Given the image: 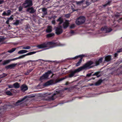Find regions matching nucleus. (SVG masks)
Instances as JSON below:
<instances>
[{
  "instance_id": "30",
  "label": "nucleus",
  "mask_w": 122,
  "mask_h": 122,
  "mask_svg": "<svg viewBox=\"0 0 122 122\" xmlns=\"http://www.w3.org/2000/svg\"><path fill=\"white\" fill-rule=\"evenodd\" d=\"M16 49V48H13L11 50L8 51V52L10 53H12Z\"/></svg>"
},
{
  "instance_id": "56",
  "label": "nucleus",
  "mask_w": 122,
  "mask_h": 122,
  "mask_svg": "<svg viewBox=\"0 0 122 122\" xmlns=\"http://www.w3.org/2000/svg\"><path fill=\"white\" fill-rule=\"evenodd\" d=\"M65 79V78H62L60 80V81H61L63 80H64V79Z\"/></svg>"
},
{
  "instance_id": "10",
  "label": "nucleus",
  "mask_w": 122,
  "mask_h": 122,
  "mask_svg": "<svg viewBox=\"0 0 122 122\" xmlns=\"http://www.w3.org/2000/svg\"><path fill=\"white\" fill-rule=\"evenodd\" d=\"M54 83L53 80H50L46 83H45L43 85L44 86H47L49 85H52Z\"/></svg>"
},
{
  "instance_id": "51",
  "label": "nucleus",
  "mask_w": 122,
  "mask_h": 122,
  "mask_svg": "<svg viewBox=\"0 0 122 122\" xmlns=\"http://www.w3.org/2000/svg\"><path fill=\"white\" fill-rule=\"evenodd\" d=\"M3 77L2 74L0 75V79L1 78Z\"/></svg>"
},
{
  "instance_id": "7",
  "label": "nucleus",
  "mask_w": 122,
  "mask_h": 122,
  "mask_svg": "<svg viewBox=\"0 0 122 122\" xmlns=\"http://www.w3.org/2000/svg\"><path fill=\"white\" fill-rule=\"evenodd\" d=\"M54 28L55 29V33L59 35L62 33L63 30L61 26H59L57 27L55 26Z\"/></svg>"
},
{
  "instance_id": "33",
  "label": "nucleus",
  "mask_w": 122,
  "mask_h": 122,
  "mask_svg": "<svg viewBox=\"0 0 122 122\" xmlns=\"http://www.w3.org/2000/svg\"><path fill=\"white\" fill-rule=\"evenodd\" d=\"M102 82L101 80H100L96 82L95 84V85L96 86H97L100 85Z\"/></svg>"
},
{
  "instance_id": "55",
  "label": "nucleus",
  "mask_w": 122,
  "mask_h": 122,
  "mask_svg": "<svg viewBox=\"0 0 122 122\" xmlns=\"http://www.w3.org/2000/svg\"><path fill=\"white\" fill-rule=\"evenodd\" d=\"M33 70V69H30V70H29V72H30L31 71H32V70Z\"/></svg>"
},
{
  "instance_id": "2",
  "label": "nucleus",
  "mask_w": 122,
  "mask_h": 122,
  "mask_svg": "<svg viewBox=\"0 0 122 122\" xmlns=\"http://www.w3.org/2000/svg\"><path fill=\"white\" fill-rule=\"evenodd\" d=\"M102 58H101L98 61H90L86 63L82 66L78 68L75 69L74 71L75 73L79 72L83 70H86L92 67L95 66L99 65L100 63L102 62Z\"/></svg>"
},
{
  "instance_id": "63",
  "label": "nucleus",
  "mask_w": 122,
  "mask_h": 122,
  "mask_svg": "<svg viewBox=\"0 0 122 122\" xmlns=\"http://www.w3.org/2000/svg\"><path fill=\"white\" fill-rule=\"evenodd\" d=\"M99 77V76H97V77Z\"/></svg>"
},
{
  "instance_id": "48",
  "label": "nucleus",
  "mask_w": 122,
  "mask_h": 122,
  "mask_svg": "<svg viewBox=\"0 0 122 122\" xmlns=\"http://www.w3.org/2000/svg\"><path fill=\"white\" fill-rule=\"evenodd\" d=\"M4 2L3 0H0V4L3 3Z\"/></svg>"
},
{
  "instance_id": "44",
  "label": "nucleus",
  "mask_w": 122,
  "mask_h": 122,
  "mask_svg": "<svg viewBox=\"0 0 122 122\" xmlns=\"http://www.w3.org/2000/svg\"><path fill=\"white\" fill-rule=\"evenodd\" d=\"M52 24L55 25V20H52Z\"/></svg>"
},
{
  "instance_id": "58",
  "label": "nucleus",
  "mask_w": 122,
  "mask_h": 122,
  "mask_svg": "<svg viewBox=\"0 0 122 122\" xmlns=\"http://www.w3.org/2000/svg\"><path fill=\"white\" fill-rule=\"evenodd\" d=\"M98 72H96L95 73V75H98Z\"/></svg>"
},
{
  "instance_id": "52",
  "label": "nucleus",
  "mask_w": 122,
  "mask_h": 122,
  "mask_svg": "<svg viewBox=\"0 0 122 122\" xmlns=\"http://www.w3.org/2000/svg\"><path fill=\"white\" fill-rule=\"evenodd\" d=\"M91 75V74H87V76H89Z\"/></svg>"
},
{
  "instance_id": "41",
  "label": "nucleus",
  "mask_w": 122,
  "mask_h": 122,
  "mask_svg": "<svg viewBox=\"0 0 122 122\" xmlns=\"http://www.w3.org/2000/svg\"><path fill=\"white\" fill-rule=\"evenodd\" d=\"M8 86L9 88H13L14 87V86L13 85H8Z\"/></svg>"
},
{
  "instance_id": "27",
  "label": "nucleus",
  "mask_w": 122,
  "mask_h": 122,
  "mask_svg": "<svg viewBox=\"0 0 122 122\" xmlns=\"http://www.w3.org/2000/svg\"><path fill=\"white\" fill-rule=\"evenodd\" d=\"M75 73L74 71H72L71 74L69 75V77H73L74 75V74Z\"/></svg>"
},
{
  "instance_id": "32",
  "label": "nucleus",
  "mask_w": 122,
  "mask_h": 122,
  "mask_svg": "<svg viewBox=\"0 0 122 122\" xmlns=\"http://www.w3.org/2000/svg\"><path fill=\"white\" fill-rule=\"evenodd\" d=\"M31 48L30 46H24L22 48L23 49L28 50L29 49Z\"/></svg>"
},
{
  "instance_id": "9",
  "label": "nucleus",
  "mask_w": 122,
  "mask_h": 122,
  "mask_svg": "<svg viewBox=\"0 0 122 122\" xmlns=\"http://www.w3.org/2000/svg\"><path fill=\"white\" fill-rule=\"evenodd\" d=\"M87 56V54H82L76 56L74 57L71 58H70L71 59L75 60L78 58L79 57H80L82 59V58L84 57Z\"/></svg>"
},
{
  "instance_id": "34",
  "label": "nucleus",
  "mask_w": 122,
  "mask_h": 122,
  "mask_svg": "<svg viewBox=\"0 0 122 122\" xmlns=\"http://www.w3.org/2000/svg\"><path fill=\"white\" fill-rule=\"evenodd\" d=\"M70 33L71 35V36L75 34V32H74L72 30H71L70 32Z\"/></svg>"
},
{
  "instance_id": "29",
  "label": "nucleus",
  "mask_w": 122,
  "mask_h": 122,
  "mask_svg": "<svg viewBox=\"0 0 122 122\" xmlns=\"http://www.w3.org/2000/svg\"><path fill=\"white\" fill-rule=\"evenodd\" d=\"M16 49V48H13L11 50L8 51V52L10 53H12Z\"/></svg>"
},
{
  "instance_id": "60",
  "label": "nucleus",
  "mask_w": 122,
  "mask_h": 122,
  "mask_svg": "<svg viewBox=\"0 0 122 122\" xmlns=\"http://www.w3.org/2000/svg\"><path fill=\"white\" fill-rule=\"evenodd\" d=\"M1 39L0 38V42L1 41Z\"/></svg>"
},
{
  "instance_id": "5",
  "label": "nucleus",
  "mask_w": 122,
  "mask_h": 122,
  "mask_svg": "<svg viewBox=\"0 0 122 122\" xmlns=\"http://www.w3.org/2000/svg\"><path fill=\"white\" fill-rule=\"evenodd\" d=\"M36 53L34 52H32L28 53L26 54L22 55L21 56H20L18 57H16L12 59H11V61H14L18 59H20L24 58L25 56H26L34 54Z\"/></svg>"
},
{
  "instance_id": "36",
  "label": "nucleus",
  "mask_w": 122,
  "mask_h": 122,
  "mask_svg": "<svg viewBox=\"0 0 122 122\" xmlns=\"http://www.w3.org/2000/svg\"><path fill=\"white\" fill-rule=\"evenodd\" d=\"M7 15H9L11 14V11L9 10H7Z\"/></svg>"
},
{
  "instance_id": "47",
  "label": "nucleus",
  "mask_w": 122,
  "mask_h": 122,
  "mask_svg": "<svg viewBox=\"0 0 122 122\" xmlns=\"http://www.w3.org/2000/svg\"><path fill=\"white\" fill-rule=\"evenodd\" d=\"M122 52V48H121L119 50H118L117 51V52L118 53H119L120 52Z\"/></svg>"
},
{
  "instance_id": "49",
  "label": "nucleus",
  "mask_w": 122,
  "mask_h": 122,
  "mask_svg": "<svg viewBox=\"0 0 122 122\" xmlns=\"http://www.w3.org/2000/svg\"><path fill=\"white\" fill-rule=\"evenodd\" d=\"M2 75L3 77L6 76L7 75V74L5 73H3V74H2Z\"/></svg>"
},
{
  "instance_id": "40",
  "label": "nucleus",
  "mask_w": 122,
  "mask_h": 122,
  "mask_svg": "<svg viewBox=\"0 0 122 122\" xmlns=\"http://www.w3.org/2000/svg\"><path fill=\"white\" fill-rule=\"evenodd\" d=\"M110 3V1H108L106 4L104 5H103V6L104 7H105L107 5H109Z\"/></svg>"
},
{
  "instance_id": "15",
  "label": "nucleus",
  "mask_w": 122,
  "mask_h": 122,
  "mask_svg": "<svg viewBox=\"0 0 122 122\" xmlns=\"http://www.w3.org/2000/svg\"><path fill=\"white\" fill-rule=\"evenodd\" d=\"M52 27L51 26H49L47 27L46 30V31L47 33H49L51 32L52 31Z\"/></svg>"
},
{
  "instance_id": "62",
  "label": "nucleus",
  "mask_w": 122,
  "mask_h": 122,
  "mask_svg": "<svg viewBox=\"0 0 122 122\" xmlns=\"http://www.w3.org/2000/svg\"><path fill=\"white\" fill-rule=\"evenodd\" d=\"M120 19H122V18H121Z\"/></svg>"
},
{
  "instance_id": "16",
  "label": "nucleus",
  "mask_w": 122,
  "mask_h": 122,
  "mask_svg": "<svg viewBox=\"0 0 122 122\" xmlns=\"http://www.w3.org/2000/svg\"><path fill=\"white\" fill-rule=\"evenodd\" d=\"M21 90L23 91H25L27 90L28 88L27 86L25 85H22L21 87Z\"/></svg>"
},
{
  "instance_id": "31",
  "label": "nucleus",
  "mask_w": 122,
  "mask_h": 122,
  "mask_svg": "<svg viewBox=\"0 0 122 122\" xmlns=\"http://www.w3.org/2000/svg\"><path fill=\"white\" fill-rule=\"evenodd\" d=\"M42 11L44 12L43 14L45 15L47 14L46 9L45 8H43L42 9Z\"/></svg>"
},
{
  "instance_id": "6",
  "label": "nucleus",
  "mask_w": 122,
  "mask_h": 122,
  "mask_svg": "<svg viewBox=\"0 0 122 122\" xmlns=\"http://www.w3.org/2000/svg\"><path fill=\"white\" fill-rule=\"evenodd\" d=\"M32 5V2L31 0H26L25 3L23 4L22 6L24 8L30 6Z\"/></svg>"
},
{
  "instance_id": "3",
  "label": "nucleus",
  "mask_w": 122,
  "mask_h": 122,
  "mask_svg": "<svg viewBox=\"0 0 122 122\" xmlns=\"http://www.w3.org/2000/svg\"><path fill=\"white\" fill-rule=\"evenodd\" d=\"M64 45V44L60 43L59 42H55L54 41L46 42L42 44L37 46V47L39 49H41L44 48H47V49L53 48L57 46H61Z\"/></svg>"
},
{
  "instance_id": "11",
  "label": "nucleus",
  "mask_w": 122,
  "mask_h": 122,
  "mask_svg": "<svg viewBox=\"0 0 122 122\" xmlns=\"http://www.w3.org/2000/svg\"><path fill=\"white\" fill-rule=\"evenodd\" d=\"M17 65V63L11 64L6 66L5 68L7 69H11L15 67Z\"/></svg>"
},
{
  "instance_id": "46",
  "label": "nucleus",
  "mask_w": 122,
  "mask_h": 122,
  "mask_svg": "<svg viewBox=\"0 0 122 122\" xmlns=\"http://www.w3.org/2000/svg\"><path fill=\"white\" fill-rule=\"evenodd\" d=\"M51 71H48L46 73H47L48 74H50L51 73Z\"/></svg>"
},
{
  "instance_id": "50",
  "label": "nucleus",
  "mask_w": 122,
  "mask_h": 122,
  "mask_svg": "<svg viewBox=\"0 0 122 122\" xmlns=\"http://www.w3.org/2000/svg\"><path fill=\"white\" fill-rule=\"evenodd\" d=\"M117 56V53H115L114 54V57H116Z\"/></svg>"
},
{
  "instance_id": "1",
  "label": "nucleus",
  "mask_w": 122,
  "mask_h": 122,
  "mask_svg": "<svg viewBox=\"0 0 122 122\" xmlns=\"http://www.w3.org/2000/svg\"><path fill=\"white\" fill-rule=\"evenodd\" d=\"M102 58H101L98 61H90L86 63L82 66L78 68L75 69L74 71L75 73L79 72L83 70H86L92 67L95 66L99 65L100 63L102 62Z\"/></svg>"
},
{
  "instance_id": "61",
  "label": "nucleus",
  "mask_w": 122,
  "mask_h": 122,
  "mask_svg": "<svg viewBox=\"0 0 122 122\" xmlns=\"http://www.w3.org/2000/svg\"><path fill=\"white\" fill-rule=\"evenodd\" d=\"M2 61V60H0V62Z\"/></svg>"
},
{
  "instance_id": "38",
  "label": "nucleus",
  "mask_w": 122,
  "mask_h": 122,
  "mask_svg": "<svg viewBox=\"0 0 122 122\" xmlns=\"http://www.w3.org/2000/svg\"><path fill=\"white\" fill-rule=\"evenodd\" d=\"M75 27V25L74 24H72L70 26V28L72 29Z\"/></svg>"
},
{
  "instance_id": "59",
  "label": "nucleus",
  "mask_w": 122,
  "mask_h": 122,
  "mask_svg": "<svg viewBox=\"0 0 122 122\" xmlns=\"http://www.w3.org/2000/svg\"><path fill=\"white\" fill-rule=\"evenodd\" d=\"M68 89V88H65L64 89V90H66Z\"/></svg>"
},
{
  "instance_id": "26",
  "label": "nucleus",
  "mask_w": 122,
  "mask_h": 122,
  "mask_svg": "<svg viewBox=\"0 0 122 122\" xmlns=\"http://www.w3.org/2000/svg\"><path fill=\"white\" fill-rule=\"evenodd\" d=\"M82 61V59L81 58L79 61L76 64V66H78L80 65L81 62Z\"/></svg>"
},
{
  "instance_id": "39",
  "label": "nucleus",
  "mask_w": 122,
  "mask_h": 122,
  "mask_svg": "<svg viewBox=\"0 0 122 122\" xmlns=\"http://www.w3.org/2000/svg\"><path fill=\"white\" fill-rule=\"evenodd\" d=\"M55 95V94H53L52 95V97H51L50 99L51 100H53L54 99L53 97Z\"/></svg>"
},
{
  "instance_id": "35",
  "label": "nucleus",
  "mask_w": 122,
  "mask_h": 122,
  "mask_svg": "<svg viewBox=\"0 0 122 122\" xmlns=\"http://www.w3.org/2000/svg\"><path fill=\"white\" fill-rule=\"evenodd\" d=\"M6 93L7 95H11L12 93L10 91H7L6 92Z\"/></svg>"
},
{
  "instance_id": "28",
  "label": "nucleus",
  "mask_w": 122,
  "mask_h": 122,
  "mask_svg": "<svg viewBox=\"0 0 122 122\" xmlns=\"http://www.w3.org/2000/svg\"><path fill=\"white\" fill-rule=\"evenodd\" d=\"M84 1V0H82L79 1H76V2L77 4L78 5H80L82 4Z\"/></svg>"
},
{
  "instance_id": "42",
  "label": "nucleus",
  "mask_w": 122,
  "mask_h": 122,
  "mask_svg": "<svg viewBox=\"0 0 122 122\" xmlns=\"http://www.w3.org/2000/svg\"><path fill=\"white\" fill-rule=\"evenodd\" d=\"M65 16L67 18L69 17L70 16V14H66L65 15Z\"/></svg>"
},
{
  "instance_id": "45",
  "label": "nucleus",
  "mask_w": 122,
  "mask_h": 122,
  "mask_svg": "<svg viewBox=\"0 0 122 122\" xmlns=\"http://www.w3.org/2000/svg\"><path fill=\"white\" fill-rule=\"evenodd\" d=\"M29 70H27L26 72H25L24 73V74L25 75H28L29 74L30 72H29Z\"/></svg>"
},
{
  "instance_id": "37",
  "label": "nucleus",
  "mask_w": 122,
  "mask_h": 122,
  "mask_svg": "<svg viewBox=\"0 0 122 122\" xmlns=\"http://www.w3.org/2000/svg\"><path fill=\"white\" fill-rule=\"evenodd\" d=\"M7 15V13H6L5 11H4L3 13L2 14V15L3 16H8V15Z\"/></svg>"
},
{
  "instance_id": "23",
  "label": "nucleus",
  "mask_w": 122,
  "mask_h": 122,
  "mask_svg": "<svg viewBox=\"0 0 122 122\" xmlns=\"http://www.w3.org/2000/svg\"><path fill=\"white\" fill-rule=\"evenodd\" d=\"M54 33H51L47 34L46 35V37L47 38H50L54 36Z\"/></svg>"
},
{
  "instance_id": "54",
  "label": "nucleus",
  "mask_w": 122,
  "mask_h": 122,
  "mask_svg": "<svg viewBox=\"0 0 122 122\" xmlns=\"http://www.w3.org/2000/svg\"><path fill=\"white\" fill-rule=\"evenodd\" d=\"M33 70V69H30V70H29V72H30L31 71H32V70Z\"/></svg>"
},
{
  "instance_id": "25",
  "label": "nucleus",
  "mask_w": 122,
  "mask_h": 122,
  "mask_svg": "<svg viewBox=\"0 0 122 122\" xmlns=\"http://www.w3.org/2000/svg\"><path fill=\"white\" fill-rule=\"evenodd\" d=\"M57 21L59 22V24L60 25L63 22V19L61 17H60L59 19L57 20Z\"/></svg>"
},
{
  "instance_id": "14",
  "label": "nucleus",
  "mask_w": 122,
  "mask_h": 122,
  "mask_svg": "<svg viewBox=\"0 0 122 122\" xmlns=\"http://www.w3.org/2000/svg\"><path fill=\"white\" fill-rule=\"evenodd\" d=\"M27 11L29 12L30 13H33L35 12V10L32 7H31L28 8Z\"/></svg>"
},
{
  "instance_id": "43",
  "label": "nucleus",
  "mask_w": 122,
  "mask_h": 122,
  "mask_svg": "<svg viewBox=\"0 0 122 122\" xmlns=\"http://www.w3.org/2000/svg\"><path fill=\"white\" fill-rule=\"evenodd\" d=\"M22 7L21 6L19 7V11H20L22 10Z\"/></svg>"
},
{
  "instance_id": "13",
  "label": "nucleus",
  "mask_w": 122,
  "mask_h": 122,
  "mask_svg": "<svg viewBox=\"0 0 122 122\" xmlns=\"http://www.w3.org/2000/svg\"><path fill=\"white\" fill-rule=\"evenodd\" d=\"M25 97L23 98L21 100H18L16 103L15 104V106H18L20 105H21L22 103V102L23 101L25 98Z\"/></svg>"
},
{
  "instance_id": "12",
  "label": "nucleus",
  "mask_w": 122,
  "mask_h": 122,
  "mask_svg": "<svg viewBox=\"0 0 122 122\" xmlns=\"http://www.w3.org/2000/svg\"><path fill=\"white\" fill-rule=\"evenodd\" d=\"M49 74H48L47 73H45L40 78V80H42L43 79H47L48 77Z\"/></svg>"
},
{
  "instance_id": "8",
  "label": "nucleus",
  "mask_w": 122,
  "mask_h": 122,
  "mask_svg": "<svg viewBox=\"0 0 122 122\" xmlns=\"http://www.w3.org/2000/svg\"><path fill=\"white\" fill-rule=\"evenodd\" d=\"M101 30L104 32L107 33L111 32L112 30L110 27L105 26L102 27L101 29Z\"/></svg>"
},
{
  "instance_id": "53",
  "label": "nucleus",
  "mask_w": 122,
  "mask_h": 122,
  "mask_svg": "<svg viewBox=\"0 0 122 122\" xmlns=\"http://www.w3.org/2000/svg\"><path fill=\"white\" fill-rule=\"evenodd\" d=\"M86 4L87 5H89V4L88 3V2L87 1L86 2Z\"/></svg>"
},
{
  "instance_id": "57",
  "label": "nucleus",
  "mask_w": 122,
  "mask_h": 122,
  "mask_svg": "<svg viewBox=\"0 0 122 122\" xmlns=\"http://www.w3.org/2000/svg\"><path fill=\"white\" fill-rule=\"evenodd\" d=\"M68 84H69V83H68V82H67L66 83V84H65V85H68Z\"/></svg>"
},
{
  "instance_id": "22",
  "label": "nucleus",
  "mask_w": 122,
  "mask_h": 122,
  "mask_svg": "<svg viewBox=\"0 0 122 122\" xmlns=\"http://www.w3.org/2000/svg\"><path fill=\"white\" fill-rule=\"evenodd\" d=\"M20 23V22L19 20H17L15 22L13 23V25H19Z\"/></svg>"
},
{
  "instance_id": "4",
  "label": "nucleus",
  "mask_w": 122,
  "mask_h": 122,
  "mask_svg": "<svg viewBox=\"0 0 122 122\" xmlns=\"http://www.w3.org/2000/svg\"><path fill=\"white\" fill-rule=\"evenodd\" d=\"M85 20V18L84 16H81L79 17L76 21V24L79 25L84 23Z\"/></svg>"
},
{
  "instance_id": "24",
  "label": "nucleus",
  "mask_w": 122,
  "mask_h": 122,
  "mask_svg": "<svg viewBox=\"0 0 122 122\" xmlns=\"http://www.w3.org/2000/svg\"><path fill=\"white\" fill-rule=\"evenodd\" d=\"M14 87L15 88H17L20 87L19 84L17 82H16L13 84Z\"/></svg>"
},
{
  "instance_id": "20",
  "label": "nucleus",
  "mask_w": 122,
  "mask_h": 122,
  "mask_svg": "<svg viewBox=\"0 0 122 122\" xmlns=\"http://www.w3.org/2000/svg\"><path fill=\"white\" fill-rule=\"evenodd\" d=\"M111 59V56H108L105 57V61H110Z\"/></svg>"
},
{
  "instance_id": "19",
  "label": "nucleus",
  "mask_w": 122,
  "mask_h": 122,
  "mask_svg": "<svg viewBox=\"0 0 122 122\" xmlns=\"http://www.w3.org/2000/svg\"><path fill=\"white\" fill-rule=\"evenodd\" d=\"M28 51L25 50H21L19 51L18 52V53L19 54H24L27 52Z\"/></svg>"
},
{
  "instance_id": "18",
  "label": "nucleus",
  "mask_w": 122,
  "mask_h": 122,
  "mask_svg": "<svg viewBox=\"0 0 122 122\" xmlns=\"http://www.w3.org/2000/svg\"><path fill=\"white\" fill-rule=\"evenodd\" d=\"M13 18L12 17V16H11L9 18H8L6 22V23L8 24L9 22L13 20Z\"/></svg>"
},
{
  "instance_id": "21",
  "label": "nucleus",
  "mask_w": 122,
  "mask_h": 122,
  "mask_svg": "<svg viewBox=\"0 0 122 122\" xmlns=\"http://www.w3.org/2000/svg\"><path fill=\"white\" fill-rule=\"evenodd\" d=\"M11 61V59L8 60H5L3 61V64L5 65L6 64H7L9 63Z\"/></svg>"
},
{
  "instance_id": "17",
  "label": "nucleus",
  "mask_w": 122,
  "mask_h": 122,
  "mask_svg": "<svg viewBox=\"0 0 122 122\" xmlns=\"http://www.w3.org/2000/svg\"><path fill=\"white\" fill-rule=\"evenodd\" d=\"M69 24V23L68 21H66L64 22L63 24V26L64 28H66L68 27Z\"/></svg>"
}]
</instances>
